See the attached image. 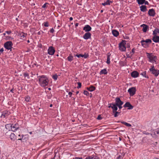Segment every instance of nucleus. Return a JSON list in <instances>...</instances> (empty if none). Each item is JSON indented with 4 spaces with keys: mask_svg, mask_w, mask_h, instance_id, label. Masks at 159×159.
Masks as SVG:
<instances>
[{
    "mask_svg": "<svg viewBox=\"0 0 159 159\" xmlns=\"http://www.w3.org/2000/svg\"><path fill=\"white\" fill-rule=\"evenodd\" d=\"M39 77V84L42 87H45L48 84V80L47 78L44 75L40 76Z\"/></svg>",
    "mask_w": 159,
    "mask_h": 159,
    "instance_id": "f257e3e1",
    "label": "nucleus"
},
{
    "mask_svg": "<svg viewBox=\"0 0 159 159\" xmlns=\"http://www.w3.org/2000/svg\"><path fill=\"white\" fill-rule=\"evenodd\" d=\"M140 42L143 46L146 48L148 46L149 44L151 43L152 41L150 39H147L145 40H141Z\"/></svg>",
    "mask_w": 159,
    "mask_h": 159,
    "instance_id": "f03ea898",
    "label": "nucleus"
},
{
    "mask_svg": "<svg viewBox=\"0 0 159 159\" xmlns=\"http://www.w3.org/2000/svg\"><path fill=\"white\" fill-rule=\"evenodd\" d=\"M151 135L154 138L159 137V128L153 130L151 134Z\"/></svg>",
    "mask_w": 159,
    "mask_h": 159,
    "instance_id": "7ed1b4c3",
    "label": "nucleus"
},
{
    "mask_svg": "<svg viewBox=\"0 0 159 159\" xmlns=\"http://www.w3.org/2000/svg\"><path fill=\"white\" fill-rule=\"evenodd\" d=\"M147 54H148L147 56L149 61L153 63L154 62L156 63V61H155V59L156 58V56L152 55V53H147Z\"/></svg>",
    "mask_w": 159,
    "mask_h": 159,
    "instance_id": "20e7f679",
    "label": "nucleus"
},
{
    "mask_svg": "<svg viewBox=\"0 0 159 159\" xmlns=\"http://www.w3.org/2000/svg\"><path fill=\"white\" fill-rule=\"evenodd\" d=\"M126 41L124 40L120 43L119 44V48L121 51H125L126 50V47L125 46Z\"/></svg>",
    "mask_w": 159,
    "mask_h": 159,
    "instance_id": "39448f33",
    "label": "nucleus"
},
{
    "mask_svg": "<svg viewBox=\"0 0 159 159\" xmlns=\"http://www.w3.org/2000/svg\"><path fill=\"white\" fill-rule=\"evenodd\" d=\"M149 70L151 72L152 74L154 75L155 76H157L159 74V70H156L153 65L152 66L151 68L149 69Z\"/></svg>",
    "mask_w": 159,
    "mask_h": 159,
    "instance_id": "423d86ee",
    "label": "nucleus"
},
{
    "mask_svg": "<svg viewBox=\"0 0 159 159\" xmlns=\"http://www.w3.org/2000/svg\"><path fill=\"white\" fill-rule=\"evenodd\" d=\"M5 48L8 50L10 49V51H12V43L11 41H8L4 43V44Z\"/></svg>",
    "mask_w": 159,
    "mask_h": 159,
    "instance_id": "0eeeda50",
    "label": "nucleus"
},
{
    "mask_svg": "<svg viewBox=\"0 0 159 159\" xmlns=\"http://www.w3.org/2000/svg\"><path fill=\"white\" fill-rule=\"evenodd\" d=\"M128 92L129 93L131 96H133L135 93L136 89L135 87H132L129 88L128 90Z\"/></svg>",
    "mask_w": 159,
    "mask_h": 159,
    "instance_id": "6e6552de",
    "label": "nucleus"
},
{
    "mask_svg": "<svg viewBox=\"0 0 159 159\" xmlns=\"http://www.w3.org/2000/svg\"><path fill=\"white\" fill-rule=\"evenodd\" d=\"M48 53L50 55H53L54 54L55 50L53 47H50L48 49Z\"/></svg>",
    "mask_w": 159,
    "mask_h": 159,
    "instance_id": "1a4fd4ad",
    "label": "nucleus"
},
{
    "mask_svg": "<svg viewBox=\"0 0 159 159\" xmlns=\"http://www.w3.org/2000/svg\"><path fill=\"white\" fill-rule=\"evenodd\" d=\"M117 106L116 104L111 103L110 104V106L108 107H111L113 109V113H114L115 111H116L117 110Z\"/></svg>",
    "mask_w": 159,
    "mask_h": 159,
    "instance_id": "9d476101",
    "label": "nucleus"
},
{
    "mask_svg": "<svg viewBox=\"0 0 159 159\" xmlns=\"http://www.w3.org/2000/svg\"><path fill=\"white\" fill-rule=\"evenodd\" d=\"M91 34L90 33L87 32L84 34L83 36V38L85 39H90L91 37Z\"/></svg>",
    "mask_w": 159,
    "mask_h": 159,
    "instance_id": "9b49d317",
    "label": "nucleus"
},
{
    "mask_svg": "<svg viewBox=\"0 0 159 159\" xmlns=\"http://www.w3.org/2000/svg\"><path fill=\"white\" fill-rule=\"evenodd\" d=\"M116 105H122L123 102L121 101L119 98H116Z\"/></svg>",
    "mask_w": 159,
    "mask_h": 159,
    "instance_id": "f8f14e48",
    "label": "nucleus"
},
{
    "mask_svg": "<svg viewBox=\"0 0 159 159\" xmlns=\"http://www.w3.org/2000/svg\"><path fill=\"white\" fill-rule=\"evenodd\" d=\"M91 29V27L88 25H86L83 28V30L86 32H89L90 31Z\"/></svg>",
    "mask_w": 159,
    "mask_h": 159,
    "instance_id": "ddd939ff",
    "label": "nucleus"
},
{
    "mask_svg": "<svg viewBox=\"0 0 159 159\" xmlns=\"http://www.w3.org/2000/svg\"><path fill=\"white\" fill-rule=\"evenodd\" d=\"M123 106L125 107H128V109H132L133 108V107L130 103L129 102H126Z\"/></svg>",
    "mask_w": 159,
    "mask_h": 159,
    "instance_id": "4468645a",
    "label": "nucleus"
},
{
    "mask_svg": "<svg viewBox=\"0 0 159 159\" xmlns=\"http://www.w3.org/2000/svg\"><path fill=\"white\" fill-rule=\"evenodd\" d=\"M75 56H76L78 58H80L81 57H84V58H87L89 56V55L88 54H86V53H85L84 54H77L75 55Z\"/></svg>",
    "mask_w": 159,
    "mask_h": 159,
    "instance_id": "2eb2a0df",
    "label": "nucleus"
},
{
    "mask_svg": "<svg viewBox=\"0 0 159 159\" xmlns=\"http://www.w3.org/2000/svg\"><path fill=\"white\" fill-rule=\"evenodd\" d=\"M9 115V112L7 111H5L2 112L1 117L5 118L7 117Z\"/></svg>",
    "mask_w": 159,
    "mask_h": 159,
    "instance_id": "dca6fc26",
    "label": "nucleus"
},
{
    "mask_svg": "<svg viewBox=\"0 0 159 159\" xmlns=\"http://www.w3.org/2000/svg\"><path fill=\"white\" fill-rule=\"evenodd\" d=\"M19 128V125L18 124H16L14 125L12 124V125L11 131H15L16 130Z\"/></svg>",
    "mask_w": 159,
    "mask_h": 159,
    "instance_id": "f3484780",
    "label": "nucleus"
},
{
    "mask_svg": "<svg viewBox=\"0 0 159 159\" xmlns=\"http://www.w3.org/2000/svg\"><path fill=\"white\" fill-rule=\"evenodd\" d=\"M148 14L150 16H155V13L154 10L153 9H151L149 10Z\"/></svg>",
    "mask_w": 159,
    "mask_h": 159,
    "instance_id": "a211bd4d",
    "label": "nucleus"
},
{
    "mask_svg": "<svg viewBox=\"0 0 159 159\" xmlns=\"http://www.w3.org/2000/svg\"><path fill=\"white\" fill-rule=\"evenodd\" d=\"M141 27H143L142 30L144 32H146L148 29V26L144 24L141 25Z\"/></svg>",
    "mask_w": 159,
    "mask_h": 159,
    "instance_id": "6ab92c4d",
    "label": "nucleus"
},
{
    "mask_svg": "<svg viewBox=\"0 0 159 159\" xmlns=\"http://www.w3.org/2000/svg\"><path fill=\"white\" fill-rule=\"evenodd\" d=\"M139 73L136 71L132 72L131 73V76L134 78H136L138 76Z\"/></svg>",
    "mask_w": 159,
    "mask_h": 159,
    "instance_id": "aec40b11",
    "label": "nucleus"
},
{
    "mask_svg": "<svg viewBox=\"0 0 159 159\" xmlns=\"http://www.w3.org/2000/svg\"><path fill=\"white\" fill-rule=\"evenodd\" d=\"M152 40L154 42L157 43L159 42V36L157 35L154 36Z\"/></svg>",
    "mask_w": 159,
    "mask_h": 159,
    "instance_id": "412c9836",
    "label": "nucleus"
},
{
    "mask_svg": "<svg viewBox=\"0 0 159 159\" xmlns=\"http://www.w3.org/2000/svg\"><path fill=\"white\" fill-rule=\"evenodd\" d=\"M85 159H100L99 157L95 155L89 156L87 157Z\"/></svg>",
    "mask_w": 159,
    "mask_h": 159,
    "instance_id": "4be33fe9",
    "label": "nucleus"
},
{
    "mask_svg": "<svg viewBox=\"0 0 159 159\" xmlns=\"http://www.w3.org/2000/svg\"><path fill=\"white\" fill-rule=\"evenodd\" d=\"M12 125V124H7L6 125L5 128L8 131L11 130Z\"/></svg>",
    "mask_w": 159,
    "mask_h": 159,
    "instance_id": "5701e85b",
    "label": "nucleus"
},
{
    "mask_svg": "<svg viewBox=\"0 0 159 159\" xmlns=\"http://www.w3.org/2000/svg\"><path fill=\"white\" fill-rule=\"evenodd\" d=\"M10 139L12 141H15L16 139V136L14 133H11L10 136Z\"/></svg>",
    "mask_w": 159,
    "mask_h": 159,
    "instance_id": "b1692460",
    "label": "nucleus"
},
{
    "mask_svg": "<svg viewBox=\"0 0 159 159\" xmlns=\"http://www.w3.org/2000/svg\"><path fill=\"white\" fill-rule=\"evenodd\" d=\"M112 32L113 35L115 37L117 36L119 34V32L115 30H112Z\"/></svg>",
    "mask_w": 159,
    "mask_h": 159,
    "instance_id": "393cba45",
    "label": "nucleus"
},
{
    "mask_svg": "<svg viewBox=\"0 0 159 159\" xmlns=\"http://www.w3.org/2000/svg\"><path fill=\"white\" fill-rule=\"evenodd\" d=\"M140 8L141 11L143 12H145L147 10L146 7L145 6L142 5L140 7Z\"/></svg>",
    "mask_w": 159,
    "mask_h": 159,
    "instance_id": "a878e982",
    "label": "nucleus"
},
{
    "mask_svg": "<svg viewBox=\"0 0 159 159\" xmlns=\"http://www.w3.org/2000/svg\"><path fill=\"white\" fill-rule=\"evenodd\" d=\"M110 56L111 54L109 53H108L107 55V61L106 62L108 64H109L110 63Z\"/></svg>",
    "mask_w": 159,
    "mask_h": 159,
    "instance_id": "bb28decb",
    "label": "nucleus"
},
{
    "mask_svg": "<svg viewBox=\"0 0 159 159\" xmlns=\"http://www.w3.org/2000/svg\"><path fill=\"white\" fill-rule=\"evenodd\" d=\"M159 33V30L157 28L155 29L154 31H153V34L154 36L157 35V33Z\"/></svg>",
    "mask_w": 159,
    "mask_h": 159,
    "instance_id": "cd10ccee",
    "label": "nucleus"
},
{
    "mask_svg": "<svg viewBox=\"0 0 159 159\" xmlns=\"http://www.w3.org/2000/svg\"><path fill=\"white\" fill-rule=\"evenodd\" d=\"M136 1L139 5L143 4L145 2V0H136Z\"/></svg>",
    "mask_w": 159,
    "mask_h": 159,
    "instance_id": "c85d7f7f",
    "label": "nucleus"
},
{
    "mask_svg": "<svg viewBox=\"0 0 159 159\" xmlns=\"http://www.w3.org/2000/svg\"><path fill=\"white\" fill-rule=\"evenodd\" d=\"M107 70L106 69H104L103 70H102L100 72V74H107Z\"/></svg>",
    "mask_w": 159,
    "mask_h": 159,
    "instance_id": "c756f323",
    "label": "nucleus"
},
{
    "mask_svg": "<svg viewBox=\"0 0 159 159\" xmlns=\"http://www.w3.org/2000/svg\"><path fill=\"white\" fill-rule=\"evenodd\" d=\"M73 57L71 55H70L68 57H67V60L69 61H71L73 60Z\"/></svg>",
    "mask_w": 159,
    "mask_h": 159,
    "instance_id": "7c9ffc66",
    "label": "nucleus"
},
{
    "mask_svg": "<svg viewBox=\"0 0 159 159\" xmlns=\"http://www.w3.org/2000/svg\"><path fill=\"white\" fill-rule=\"evenodd\" d=\"M110 2H111V1L109 0H107L106 2L103 3H102V5L104 6L107 5H110Z\"/></svg>",
    "mask_w": 159,
    "mask_h": 159,
    "instance_id": "2f4dec72",
    "label": "nucleus"
},
{
    "mask_svg": "<svg viewBox=\"0 0 159 159\" xmlns=\"http://www.w3.org/2000/svg\"><path fill=\"white\" fill-rule=\"evenodd\" d=\"M121 123L125 125L126 126H128V127H131V125L130 124L128 123L125 122V121H122L121 122Z\"/></svg>",
    "mask_w": 159,
    "mask_h": 159,
    "instance_id": "473e14b6",
    "label": "nucleus"
},
{
    "mask_svg": "<svg viewBox=\"0 0 159 159\" xmlns=\"http://www.w3.org/2000/svg\"><path fill=\"white\" fill-rule=\"evenodd\" d=\"M146 71H143L141 74V75H142L145 78H148V76H146Z\"/></svg>",
    "mask_w": 159,
    "mask_h": 159,
    "instance_id": "72a5a7b5",
    "label": "nucleus"
},
{
    "mask_svg": "<svg viewBox=\"0 0 159 159\" xmlns=\"http://www.w3.org/2000/svg\"><path fill=\"white\" fill-rule=\"evenodd\" d=\"M95 89V87L93 86H91L90 87V91L92 92Z\"/></svg>",
    "mask_w": 159,
    "mask_h": 159,
    "instance_id": "f704fd0d",
    "label": "nucleus"
},
{
    "mask_svg": "<svg viewBox=\"0 0 159 159\" xmlns=\"http://www.w3.org/2000/svg\"><path fill=\"white\" fill-rule=\"evenodd\" d=\"M52 78L55 80H56L57 79L58 75L57 74H55V75H53L52 76Z\"/></svg>",
    "mask_w": 159,
    "mask_h": 159,
    "instance_id": "c9c22d12",
    "label": "nucleus"
},
{
    "mask_svg": "<svg viewBox=\"0 0 159 159\" xmlns=\"http://www.w3.org/2000/svg\"><path fill=\"white\" fill-rule=\"evenodd\" d=\"M30 97L29 96H27L25 99V100L27 102H30Z\"/></svg>",
    "mask_w": 159,
    "mask_h": 159,
    "instance_id": "e433bc0d",
    "label": "nucleus"
},
{
    "mask_svg": "<svg viewBox=\"0 0 159 159\" xmlns=\"http://www.w3.org/2000/svg\"><path fill=\"white\" fill-rule=\"evenodd\" d=\"M114 113H115V114L114 115V116L115 117L117 116H118L117 114H119L120 113V112H118V111H115Z\"/></svg>",
    "mask_w": 159,
    "mask_h": 159,
    "instance_id": "4c0bfd02",
    "label": "nucleus"
},
{
    "mask_svg": "<svg viewBox=\"0 0 159 159\" xmlns=\"http://www.w3.org/2000/svg\"><path fill=\"white\" fill-rule=\"evenodd\" d=\"M78 86L77 87L78 89L81 88V84L80 82L78 83Z\"/></svg>",
    "mask_w": 159,
    "mask_h": 159,
    "instance_id": "58836bf2",
    "label": "nucleus"
},
{
    "mask_svg": "<svg viewBox=\"0 0 159 159\" xmlns=\"http://www.w3.org/2000/svg\"><path fill=\"white\" fill-rule=\"evenodd\" d=\"M84 93L85 95L87 96L89 94V93L87 91H86V90H84Z\"/></svg>",
    "mask_w": 159,
    "mask_h": 159,
    "instance_id": "ea45409f",
    "label": "nucleus"
},
{
    "mask_svg": "<svg viewBox=\"0 0 159 159\" xmlns=\"http://www.w3.org/2000/svg\"><path fill=\"white\" fill-rule=\"evenodd\" d=\"M152 132H151V133H148V132H146V131H143V134H146V135H149V134H151L152 133Z\"/></svg>",
    "mask_w": 159,
    "mask_h": 159,
    "instance_id": "a19ab883",
    "label": "nucleus"
},
{
    "mask_svg": "<svg viewBox=\"0 0 159 159\" xmlns=\"http://www.w3.org/2000/svg\"><path fill=\"white\" fill-rule=\"evenodd\" d=\"M102 119V118L101 117V115H99L97 118V119L99 120H101Z\"/></svg>",
    "mask_w": 159,
    "mask_h": 159,
    "instance_id": "79ce46f5",
    "label": "nucleus"
},
{
    "mask_svg": "<svg viewBox=\"0 0 159 159\" xmlns=\"http://www.w3.org/2000/svg\"><path fill=\"white\" fill-rule=\"evenodd\" d=\"M44 26L45 27H48V24L47 22H45L44 23Z\"/></svg>",
    "mask_w": 159,
    "mask_h": 159,
    "instance_id": "37998d69",
    "label": "nucleus"
},
{
    "mask_svg": "<svg viewBox=\"0 0 159 159\" xmlns=\"http://www.w3.org/2000/svg\"><path fill=\"white\" fill-rule=\"evenodd\" d=\"M24 75L25 77H27L28 78H29V75L28 73H24Z\"/></svg>",
    "mask_w": 159,
    "mask_h": 159,
    "instance_id": "c03bdc74",
    "label": "nucleus"
},
{
    "mask_svg": "<svg viewBox=\"0 0 159 159\" xmlns=\"http://www.w3.org/2000/svg\"><path fill=\"white\" fill-rule=\"evenodd\" d=\"M26 35V34H25V33H23V35H21V37H23V38H24V37H25Z\"/></svg>",
    "mask_w": 159,
    "mask_h": 159,
    "instance_id": "a18cd8bd",
    "label": "nucleus"
},
{
    "mask_svg": "<svg viewBox=\"0 0 159 159\" xmlns=\"http://www.w3.org/2000/svg\"><path fill=\"white\" fill-rule=\"evenodd\" d=\"M54 30L53 28H52L50 30V31L51 33H53L54 32Z\"/></svg>",
    "mask_w": 159,
    "mask_h": 159,
    "instance_id": "49530a36",
    "label": "nucleus"
},
{
    "mask_svg": "<svg viewBox=\"0 0 159 159\" xmlns=\"http://www.w3.org/2000/svg\"><path fill=\"white\" fill-rule=\"evenodd\" d=\"M48 4V3H45L44 4L42 7V8H44L45 7H46V4Z\"/></svg>",
    "mask_w": 159,
    "mask_h": 159,
    "instance_id": "de8ad7c7",
    "label": "nucleus"
},
{
    "mask_svg": "<svg viewBox=\"0 0 159 159\" xmlns=\"http://www.w3.org/2000/svg\"><path fill=\"white\" fill-rule=\"evenodd\" d=\"M6 32L8 34H9L11 33V31H6Z\"/></svg>",
    "mask_w": 159,
    "mask_h": 159,
    "instance_id": "09e8293b",
    "label": "nucleus"
},
{
    "mask_svg": "<svg viewBox=\"0 0 159 159\" xmlns=\"http://www.w3.org/2000/svg\"><path fill=\"white\" fill-rule=\"evenodd\" d=\"M122 156L120 155L118 157H116V159H120V158Z\"/></svg>",
    "mask_w": 159,
    "mask_h": 159,
    "instance_id": "8fccbe9b",
    "label": "nucleus"
},
{
    "mask_svg": "<svg viewBox=\"0 0 159 159\" xmlns=\"http://www.w3.org/2000/svg\"><path fill=\"white\" fill-rule=\"evenodd\" d=\"M72 94V93L71 92H69L68 93V94H69L70 97H71Z\"/></svg>",
    "mask_w": 159,
    "mask_h": 159,
    "instance_id": "3c124183",
    "label": "nucleus"
},
{
    "mask_svg": "<svg viewBox=\"0 0 159 159\" xmlns=\"http://www.w3.org/2000/svg\"><path fill=\"white\" fill-rule=\"evenodd\" d=\"M121 105H118V106H117L118 107H119V109H121V108H122V107L121 106Z\"/></svg>",
    "mask_w": 159,
    "mask_h": 159,
    "instance_id": "603ef678",
    "label": "nucleus"
},
{
    "mask_svg": "<svg viewBox=\"0 0 159 159\" xmlns=\"http://www.w3.org/2000/svg\"><path fill=\"white\" fill-rule=\"evenodd\" d=\"M82 157H75V158H73V159H82Z\"/></svg>",
    "mask_w": 159,
    "mask_h": 159,
    "instance_id": "864d4df0",
    "label": "nucleus"
},
{
    "mask_svg": "<svg viewBox=\"0 0 159 159\" xmlns=\"http://www.w3.org/2000/svg\"><path fill=\"white\" fill-rule=\"evenodd\" d=\"M15 90L13 89H12L10 91L12 92V93H14Z\"/></svg>",
    "mask_w": 159,
    "mask_h": 159,
    "instance_id": "5fc2aeb1",
    "label": "nucleus"
},
{
    "mask_svg": "<svg viewBox=\"0 0 159 159\" xmlns=\"http://www.w3.org/2000/svg\"><path fill=\"white\" fill-rule=\"evenodd\" d=\"M144 3L145 5H148L149 4L148 2L147 1H145Z\"/></svg>",
    "mask_w": 159,
    "mask_h": 159,
    "instance_id": "6e6d98bb",
    "label": "nucleus"
},
{
    "mask_svg": "<svg viewBox=\"0 0 159 159\" xmlns=\"http://www.w3.org/2000/svg\"><path fill=\"white\" fill-rule=\"evenodd\" d=\"M135 50V49L134 48H133L132 49V52H133V54H134V53Z\"/></svg>",
    "mask_w": 159,
    "mask_h": 159,
    "instance_id": "4d7b16f0",
    "label": "nucleus"
},
{
    "mask_svg": "<svg viewBox=\"0 0 159 159\" xmlns=\"http://www.w3.org/2000/svg\"><path fill=\"white\" fill-rule=\"evenodd\" d=\"M22 137L21 138V137H20V138L18 139V140H22V139L24 135H22Z\"/></svg>",
    "mask_w": 159,
    "mask_h": 159,
    "instance_id": "13d9d810",
    "label": "nucleus"
},
{
    "mask_svg": "<svg viewBox=\"0 0 159 159\" xmlns=\"http://www.w3.org/2000/svg\"><path fill=\"white\" fill-rule=\"evenodd\" d=\"M79 25V24L78 23H76L75 24V26L76 27H77Z\"/></svg>",
    "mask_w": 159,
    "mask_h": 159,
    "instance_id": "bf43d9fd",
    "label": "nucleus"
},
{
    "mask_svg": "<svg viewBox=\"0 0 159 159\" xmlns=\"http://www.w3.org/2000/svg\"><path fill=\"white\" fill-rule=\"evenodd\" d=\"M3 48H1V52H3Z\"/></svg>",
    "mask_w": 159,
    "mask_h": 159,
    "instance_id": "052dcab7",
    "label": "nucleus"
},
{
    "mask_svg": "<svg viewBox=\"0 0 159 159\" xmlns=\"http://www.w3.org/2000/svg\"><path fill=\"white\" fill-rule=\"evenodd\" d=\"M130 45L129 44H127V47L128 48H130Z\"/></svg>",
    "mask_w": 159,
    "mask_h": 159,
    "instance_id": "680f3d73",
    "label": "nucleus"
},
{
    "mask_svg": "<svg viewBox=\"0 0 159 159\" xmlns=\"http://www.w3.org/2000/svg\"><path fill=\"white\" fill-rule=\"evenodd\" d=\"M69 19H70V20H73V18L72 17H70V18Z\"/></svg>",
    "mask_w": 159,
    "mask_h": 159,
    "instance_id": "e2e57ef3",
    "label": "nucleus"
},
{
    "mask_svg": "<svg viewBox=\"0 0 159 159\" xmlns=\"http://www.w3.org/2000/svg\"><path fill=\"white\" fill-rule=\"evenodd\" d=\"M87 90H88L90 91V87H87Z\"/></svg>",
    "mask_w": 159,
    "mask_h": 159,
    "instance_id": "0e129e2a",
    "label": "nucleus"
},
{
    "mask_svg": "<svg viewBox=\"0 0 159 159\" xmlns=\"http://www.w3.org/2000/svg\"><path fill=\"white\" fill-rule=\"evenodd\" d=\"M40 34H41V32L40 31L38 33V34H39V35H40Z\"/></svg>",
    "mask_w": 159,
    "mask_h": 159,
    "instance_id": "69168bd1",
    "label": "nucleus"
},
{
    "mask_svg": "<svg viewBox=\"0 0 159 159\" xmlns=\"http://www.w3.org/2000/svg\"><path fill=\"white\" fill-rule=\"evenodd\" d=\"M52 104H50V107H52Z\"/></svg>",
    "mask_w": 159,
    "mask_h": 159,
    "instance_id": "338daca9",
    "label": "nucleus"
},
{
    "mask_svg": "<svg viewBox=\"0 0 159 159\" xmlns=\"http://www.w3.org/2000/svg\"><path fill=\"white\" fill-rule=\"evenodd\" d=\"M127 57H130V56H129V55H127Z\"/></svg>",
    "mask_w": 159,
    "mask_h": 159,
    "instance_id": "774afa93",
    "label": "nucleus"
}]
</instances>
